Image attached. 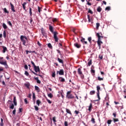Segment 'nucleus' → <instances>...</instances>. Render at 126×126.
<instances>
[{
  "label": "nucleus",
  "instance_id": "51",
  "mask_svg": "<svg viewBox=\"0 0 126 126\" xmlns=\"http://www.w3.org/2000/svg\"><path fill=\"white\" fill-rule=\"evenodd\" d=\"M32 73H33V74H34V75H36V76L39 75V76H41L40 75L37 74L36 73H35V72H34L33 71H32Z\"/></svg>",
  "mask_w": 126,
  "mask_h": 126
},
{
  "label": "nucleus",
  "instance_id": "36",
  "mask_svg": "<svg viewBox=\"0 0 126 126\" xmlns=\"http://www.w3.org/2000/svg\"><path fill=\"white\" fill-rule=\"evenodd\" d=\"M52 120H53L55 125H56V123H57V121L56 120V117H53Z\"/></svg>",
  "mask_w": 126,
  "mask_h": 126
},
{
  "label": "nucleus",
  "instance_id": "15",
  "mask_svg": "<svg viewBox=\"0 0 126 126\" xmlns=\"http://www.w3.org/2000/svg\"><path fill=\"white\" fill-rule=\"evenodd\" d=\"M65 110L67 114H69V115H72V114L71 113V111H70L69 109L66 108Z\"/></svg>",
  "mask_w": 126,
  "mask_h": 126
},
{
  "label": "nucleus",
  "instance_id": "53",
  "mask_svg": "<svg viewBox=\"0 0 126 126\" xmlns=\"http://www.w3.org/2000/svg\"><path fill=\"white\" fill-rule=\"evenodd\" d=\"M31 63L32 64L33 67H35V66H36L35 65V63H34V62L33 61H31Z\"/></svg>",
  "mask_w": 126,
  "mask_h": 126
},
{
  "label": "nucleus",
  "instance_id": "58",
  "mask_svg": "<svg viewBox=\"0 0 126 126\" xmlns=\"http://www.w3.org/2000/svg\"><path fill=\"white\" fill-rule=\"evenodd\" d=\"M64 126H68V123H67V121L64 122Z\"/></svg>",
  "mask_w": 126,
  "mask_h": 126
},
{
  "label": "nucleus",
  "instance_id": "40",
  "mask_svg": "<svg viewBox=\"0 0 126 126\" xmlns=\"http://www.w3.org/2000/svg\"><path fill=\"white\" fill-rule=\"evenodd\" d=\"M73 33L75 34V35H77V32H76V30L75 29H73L72 30Z\"/></svg>",
  "mask_w": 126,
  "mask_h": 126
},
{
  "label": "nucleus",
  "instance_id": "41",
  "mask_svg": "<svg viewBox=\"0 0 126 126\" xmlns=\"http://www.w3.org/2000/svg\"><path fill=\"white\" fill-rule=\"evenodd\" d=\"M32 8H30V16H32Z\"/></svg>",
  "mask_w": 126,
  "mask_h": 126
},
{
  "label": "nucleus",
  "instance_id": "13",
  "mask_svg": "<svg viewBox=\"0 0 126 126\" xmlns=\"http://www.w3.org/2000/svg\"><path fill=\"white\" fill-rule=\"evenodd\" d=\"M77 72H78V74H79V75L82 74L83 73H82V71L81 70V68H78Z\"/></svg>",
  "mask_w": 126,
  "mask_h": 126
},
{
  "label": "nucleus",
  "instance_id": "43",
  "mask_svg": "<svg viewBox=\"0 0 126 126\" xmlns=\"http://www.w3.org/2000/svg\"><path fill=\"white\" fill-rule=\"evenodd\" d=\"M25 74L26 76H29V73H28V71H25Z\"/></svg>",
  "mask_w": 126,
  "mask_h": 126
},
{
  "label": "nucleus",
  "instance_id": "21",
  "mask_svg": "<svg viewBox=\"0 0 126 126\" xmlns=\"http://www.w3.org/2000/svg\"><path fill=\"white\" fill-rule=\"evenodd\" d=\"M27 3L26 2H24L23 4H22L23 6V9H24V10H25L26 9V6L25 5H26Z\"/></svg>",
  "mask_w": 126,
  "mask_h": 126
},
{
  "label": "nucleus",
  "instance_id": "3",
  "mask_svg": "<svg viewBox=\"0 0 126 126\" xmlns=\"http://www.w3.org/2000/svg\"><path fill=\"white\" fill-rule=\"evenodd\" d=\"M0 64L4 65L6 68H7V67H8V65H7V62L5 60H3V57H0Z\"/></svg>",
  "mask_w": 126,
  "mask_h": 126
},
{
  "label": "nucleus",
  "instance_id": "64",
  "mask_svg": "<svg viewBox=\"0 0 126 126\" xmlns=\"http://www.w3.org/2000/svg\"><path fill=\"white\" fill-rule=\"evenodd\" d=\"M24 67L25 69H28V66L27 64L25 65Z\"/></svg>",
  "mask_w": 126,
  "mask_h": 126
},
{
  "label": "nucleus",
  "instance_id": "1",
  "mask_svg": "<svg viewBox=\"0 0 126 126\" xmlns=\"http://www.w3.org/2000/svg\"><path fill=\"white\" fill-rule=\"evenodd\" d=\"M95 35L98 38L97 45H98V46L99 47V49H101V44H103V42L101 41V38H103V36L100 35V33H96Z\"/></svg>",
  "mask_w": 126,
  "mask_h": 126
},
{
  "label": "nucleus",
  "instance_id": "4",
  "mask_svg": "<svg viewBox=\"0 0 126 126\" xmlns=\"http://www.w3.org/2000/svg\"><path fill=\"white\" fill-rule=\"evenodd\" d=\"M66 97L67 99H74V96L71 94V91L66 93Z\"/></svg>",
  "mask_w": 126,
  "mask_h": 126
},
{
  "label": "nucleus",
  "instance_id": "20",
  "mask_svg": "<svg viewBox=\"0 0 126 126\" xmlns=\"http://www.w3.org/2000/svg\"><path fill=\"white\" fill-rule=\"evenodd\" d=\"M2 26L3 28H4V29H7V26H6V24H5V23H3Z\"/></svg>",
  "mask_w": 126,
  "mask_h": 126
},
{
  "label": "nucleus",
  "instance_id": "57",
  "mask_svg": "<svg viewBox=\"0 0 126 126\" xmlns=\"http://www.w3.org/2000/svg\"><path fill=\"white\" fill-rule=\"evenodd\" d=\"M88 12L89 13H91V14H93V11H92V10H91V9L89 10Z\"/></svg>",
  "mask_w": 126,
  "mask_h": 126
},
{
  "label": "nucleus",
  "instance_id": "31",
  "mask_svg": "<svg viewBox=\"0 0 126 126\" xmlns=\"http://www.w3.org/2000/svg\"><path fill=\"white\" fill-rule=\"evenodd\" d=\"M3 36L4 38H6V32L5 31H3Z\"/></svg>",
  "mask_w": 126,
  "mask_h": 126
},
{
  "label": "nucleus",
  "instance_id": "12",
  "mask_svg": "<svg viewBox=\"0 0 126 126\" xmlns=\"http://www.w3.org/2000/svg\"><path fill=\"white\" fill-rule=\"evenodd\" d=\"M11 5V9L13 12H15V10L14 9V6L12 4V3H10Z\"/></svg>",
  "mask_w": 126,
  "mask_h": 126
},
{
  "label": "nucleus",
  "instance_id": "50",
  "mask_svg": "<svg viewBox=\"0 0 126 126\" xmlns=\"http://www.w3.org/2000/svg\"><path fill=\"white\" fill-rule=\"evenodd\" d=\"M15 113H16V109L15 108L12 111L13 115H15Z\"/></svg>",
  "mask_w": 126,
  "mask_h": 126
},
{
  "label": "nucleus",
  "instance_id": "47",
  "mask_svg": "<svg viewBox=\"0 0 126 126\" xmlns=\"http://www.w3.org/2000/svg\"><path fill=\"white\" fill-rule=\"evenodd\" d=\"M74 113V114H75V115H78V114H79L80 112L77 110H75Z\"/></svg>",
  "mask_w": 126,
  "mask_h": 126
},
{
  "label": "nucleus",
  "instance_id": "39",
  "mask_svg": "<svg viewBox=\"0 0 126 126\" xmlns=\"http://www.w3.org/2000/svg\"><path fill=\"white\" fill-rule=\"evenodd\" d=\"M80 75L82 79H84V75L83 73H82V74H80Z\"/></svg>",
  "mask_w": 126,
  "mask_h": 126
},
{
  "label": "nucleus",
  "instance_id": "48",
  "mask_svg": "<svg viewBox=\"0 0 126 126\" xmlns=\"http://www.w3.org/2000/svg\"><path fill=\"white\" fill-rule=\"evenodd\" d=\"M34 109L35 111H39V107L37 106H34Z\"/></svg>",
  "mask_w": 126,
  "mask_h": 126
},
{
  "label": "nucleus",
  "instance_id": "42",
  "mask_svg": "<svg viewBox=\"0 0 126 126\" xmlns=\"http://www.w3.org/2000/svg\"><path fill=\"white\" fill-rule=\"evenodd\" d=\"M111 9V7L110 6H107L105 8V10H110Z\"/></svg>",
  "mask_w": 126,
  "mask_h": 126
},
{
  "label": "nucleus",
  "instance_id": "56",
  "mask_svg": "<svg viewBox=\"0 0 126 126\" xmlns=\"http://www.w3.org/2000/svg\"><path fill=\"white\" fill-rule=\"evenodd\" d=\"M113 121L114 123H116V122H119V119H113Z\"/></svg>",
  "mask_w": 126,
  "mask_h": 126
},
{
  "label": "nucleus",
  "instance_id": "54",
  "mask_svg": "<svg viewBox=\"0 0 126 126\" xmlns=\"http://www.w3.org/2000/svg\"><path fill=\"white\" fill-rule=\"evenodd\" d=\"M24 101L25 102V104H28V101L27 100V98H25Z\"/></svg>",
  "mask_w": 126,
  "mask_h": 126
},
{
  "label": "nucleus",
  "instance_id": "19",
  "mask_svg": "<svg viewBox=\"0 0 126 126\" xmlns=\"http://www.w3.org/2000/svg\"><path fill=\"white\" fill-rule=\"evenodd\" d=\"M2 49H3V53H5V52H6V51H7V48H6V47L5 46H2Z\"/></svg>",
  "mask_w": 126,
  "mask_h": 126
},
{
  "label": "nucleus",
  "instance_id": "38",
  "mask_svg": "<svg viewBox=\"0 0 126 126\" xmlns=\"http://www.w3.org/2000/svg\"><path fill=\"white\" fill-rule=\"evenodd\" d=\"M97 97L98 98V99L97 100V101H99L101 99L100 98V93H97Z\"/></svg>",
  "mask_w": 126,
  "mask_h": 126
},
{
  "label": "nucleus",
  "instance_id": "32",
  "mask_svg": "<svg viewBox=\"0 0 126 126\" xmlns=\"http://www.w3.org/2000/svg\"><path fill=\"white\" fill-rule=\"evenodd\" d=\"M91 122H92V123H93V124H95L96 123V122H95V119H94V118H92Z\"/></svg>",
  "mask_w": 126,
  "mask_h": 126
},
{
  "label": "nucleus",
  "instance_id": "44",
  "mask_svg": "<svg viewBox=\"0 0 126 126\" xmlns=\"http://www.w3.org/2000/svg\"><path fill=\"white\" fill-rule=\"evenodd\" d=\"M52 77H56V72L54 71L52 75Z\"/></svg>",
  "mask_w": 126,
  "mask_h": 126
},
{
  "label": "nucleus",
  "instance_id": "55",
  "mask_svg": "<svg viewBox=\"0 0 126 126\" xmlns=\"http://www.w3.org/2000/svg\"><path fill=\"white\" fill-rule=\"evenodd\" d=\"M88 40L89 42H90V43H91V40H92V38H91V37H90L88 38Z\"/></svg>",
  "mask_w": 126,
  "mask_h": 126
},
{
  "label": "nucleus",
  "instance_id": "8",
  "mask_svg": "<svg viewBox=\"0 0 126 126\" xmlns=\"http://www.w3.org/2000/svg\"><path fill=\"white\" fill-rule=\"evenodd\" d=\"M49 30L51 33H54L55 32H54V27L52 26L51 25H49Z\"/></svg>",
  "mask_w": 126,
  "mask_h": 126
},
{
  "label": "nucleus",
  "instance_id": "45",
  "mask_svg": "<svg viewBox=\"0 0 126 126\" xmlns=\"http://www.w3.org/2000/svg\"><path fill=\"white\" fill-rule=\"evenodd\" d=\"M48 97H49V98H53V94L51 93L49 94H48Z\"/></svg>",
  "mask_w": 126,
  "mask_h": 126
},
{
  "label": "nucleus",
  "instance_id": "2",
  "mask_svg": "<svg viewBox=\"0 0 126 126\" xmlns=\"http://www.w3.org/2000/svg\"><path fill=\"white\" fill-rule=\"evenodd\" d=\"M20 40L21 42H22L23 45H24V46H26V42L28 41V39H27L26 36L21 35Z\"/></svg>",
  "mask_w": 126,
  "mask_h": 126
},
{
  "label": "nucleus",
  "instance_id": "17",
  "mask_svg": "<svg viewBox=\"0 0 126 126\" xmlns=\"http://www.w3.org/2000/svg\"><path fill=\"white\" fill-rule=\"evenodd\" d=\"M59 80L61 81V82H64V81H65V80L64 79V78L60 77L59 78Z\"/></svg>",
  "mask_w": 126,
  "mask_h": 126
},
{
  "label": "nucleus",
  "instance_id": "60",
  "mask_svg": "<svg viewBox=\"0 0 126 126\" xmlns=\"http://www.w3.org/2000/svg\"><path fill=\"white\" fill-rule=\"evenodd\" d=\"M46 100L49 104H52V101H51L49 99H46Z\"/></svg>",
  "mask_w": 126,
  "mask_h": 126
},
{
  "label": "nucleus",
  "instance_id": "28",
  "mask_svg": "<svg viewBox=\"0 0 126 126\" xmlns=\"http://www.w3.org/2000/svg\"><path fill=\"white\" fill-rule=\"evenodd\" d=\"M99 27H100V23H97L96 24V28L97 30H98V29H99Z\"/></svg>",
  "mask_w": 126,
  "mask_h": 126
},
{
  "label": "nucleus",
  "instance_id": "61",
  "mask_svg": "<svg viewBox=\"0 0 126 126\" xmlns=\"http://www.w3.org/2000/svg\"><path fill=\"white\" fill-rule=\"evenodd\" d=\"M99 58L100 60H103V56L100 55L99 56Z\"/></svg>",
  "mask_w": 126,
  "mask_h": 126
},
{
  "label": "nucleus",
  "instance_id": "9",
  "mask_svg": "<svg viewBox=\"0 0 126 126\" xmlns=\"http://www.w3.org/2000/svg\"><path fill=\"white\" fill-rule=\"evenodd\" d=\"M92 109H93V106L92 105V103H91L90 104V105L89 106V112H91L92 111Z\"/></svg>",
  "mask_w": 126,
  "mask_h": 126
},
{
  "label": "nucleus",
  "instance_id": "26",
  "mask_svg": "<svg viewBox=\"0 0 126 126\" xmlns=\"http://www.w3.org/2000/svg\"><path fill=\"white\" fill-rule=\"evenodd\" d=\"M96 88H97V93H100L99 91L101 90V88L100 87V86H97Z\"/></svg>",
  "mask_w": 126,
  "mask_h": 126
},
{
  "label": "nucleus",
  "instance_id": "34",
  "mask_svg": "<svg viewBox=\"0 0 126 126\" xmlns=\"http://www.w3.org/2000/svg\"><path fill=\"white\" fill-rule=\"evenodd\" d=\"M42 8L40 7L39 6H38V11L40 14V13H41V11H42Z\"/></svg>",
  "mask_w": 126,
  "mask_h": 126
},
{
  "label": "nucleus",
  "instance_id": "35",
  "mask_svg": "<svg viewBox=\"0 0 126 126\" xmlns=\"http://www.w3.org/2000/svg\"><path fill=\"white\" fill-rule=\"evenodd\" d=\"M90 94V95H94V94H95V91H91Z\"/></svg>",
  "mask_w": 126,
  "mask_h": 126
},
{
  "label": "nucleus",
  "instance_id": "30",
  "mask_svg": "<svg viewBox=\"0 0 126 126\" xmlns=\"http://www.w3.org/2000/svg\"><path fill=\"white\" fill-rule=\"evenodd\" d=\"M3 10L4 12H5V13H9V12H8V11H7V10L6 9V8H3Z\"/></svg>",
  "mask_w": 126,
  "mask_h": 126
},
{
  "label": "nucleus",
  "instance_id": "59",
  "mask_svg": "<svg viewBox=\"0 0 126 126\" xmlns=\"http://www.w3.org/2000/svg\"><path fill=\"white\" fill-rule=\"evenodd\" d=\"M111 123H112V120H108L107 121V124L108 125H111Z\"/></svg>",
  "mask_w": 126,
  "mask_h": 126
},
{
  "label": "nucleus",
  "instance_id": "25",
  "mask_svg": "<svg viewBox=\"0 0 126 126\" xmlns=\"http://www.w3.org/2000/svg\"><path fill=\"white\" fill-rule=\"evenodd\" d=\"M97 11H98V12H100L102 11V8H101L100 6H98L97 8Z\"/></svg>",
  "mask_w": 126,
  "mask_h": 126
},
{
  "label": "nucleus",
  "instance_id": "22",
  "mask_svg": "<svg viewBox=\"0 0 126 126\" xmlns=\"http://www.w3.org/2000/svg\"><path fill=\"white\" fill-rule=\"evenodd\" d=\"M58 61L59 62V63H63V60L60 59V58H58Z\"/></svg>",
  "mask_w": 126,
  "mask_h": 126
},
{
  "label": "nucleus",
  "instance_id": "18",
  "mask_svg": "<svg viewBox=\"0 0 126 126\" xmlns=\"http://www.w3.org/2000/svg\"><path fill=\"white\" fill-rule=\"evenodd\" d=\"M34 79L35 80H36L37 83H38V84H40L41 83V81L39 80V78L38 77H35Z\"/></svg>",
  "mask_w": 126,
  "mask_h": 126
},
{
  "label": "nucleus",
  "instance_id": "23",
  "mask_svg": "<svg viewBox=\"0 0 126 126\" xmlns=\"http://www.w3.org/2000/svg\"><path fill=\"white\" fill-rule=\"evenodd\" d=\"M88 19L89 22H91L92 21V18L90 17V16H89V15H88Z\"/></svg>",
  "mask_w": 126,
  "mask_h": 126
},
{
  "label": "nucleus",
  "instance_id": "10",
  "mask_svg": "<svg viewBox=\"0 0 126 126\" xmlns=\"http://www.w3.org/2000/svg\"><path fill=\"white\" fill-rule=\"evenodd\" d=\"M74 45L76 47V48H77V49H79V48H81V45L77 43H74Z\"/></svg>",
  "mask_w": 126,
  "mask_h": 126
},
{
  "label": "nucleus",
  "instance_id": "37",
  "mask_svg": "<svg viewBox=\"0 0 126 126\" xmlns=\"http://www.w3.org/2000/svg\"><path fill=\"white\" fill-rule=\"evenodd\" d=\"M48 48H50V49H53V46H52V44L51 43L48 44Z\"/></svg>",
  "mask_w": 126,
  "mask_h": 126
},
{
  "label": "nucleus",
  "instance_id": "24",
  "mask_svg": "<svg viewBox=\"0 0 126 126\" xmlns=\"http://www.w3.org/2000/svg\"><path fill=\"white\" fill-rule=\"evenodd\" d=\"M9 108L11 110H13L14 109V104H12L10 105H9Z\"/></svg>",
  "mask_w": 126,
  "mask_h": 126
},
{
  "label": "nucleus",
  "instance_id": "16",
  "mask_svg": "<svg viewBox=\"0 0 126 126\" xmlns=\"http://www.w3.org/2000/svg\"><path fill=\"white\" fill-rule=\"evenodd\" d=\"M35 90L37 91V92H40V88H39V87L35 86L34 87Z\"/></svg>",
  "mask_w": 126,
  "mask_h": 126
},
{
  "label": "nucleus",
  "instance_id": "7",
  "mask_svg": "<svg viewBox=\"0 0 126 126\" xmlns=\"http://www.w3.org/2000/svg\"><path fill=\"white\" fill-rule=\"evenodd\" d=\"M33 68L35 72H40V67H39V66H34V67H33Z\"/></svg>",
  "mask_w": 126,
  "mask_h": 126
},
{
  "label": "nucleus",
  "instance_id": "33",
  "mask_svg": "<svg viewBox=\"0 0 126 126\" xmlns=\"http://www.w3.org/2000/svg\"><path fill=\"white\" fill-rule=\"evenodd\" d=\"M36 104L38 106H40V104H41V101H40L39 100H37Z\"/></svg>",
  "mask_w": 126,
  "mask_h": 126
},
{
  "label": "nucleus",
  "instance_id": "46",
  "mask_svg": "<svg viewBox=\"0 0 126 126\" xmlns=\"http://www.w3.org/2000/svg\"><path fill=\"white\" fill-rule=\"evenodd\" d=\"M53 22H58V19L57 18H54L52 20Z\"/></svg>",
  "mask_w": 126,
  "mask_h": 126
},
{
  "label": "nucleus",
  "instance_id": "52",
  "mask_svg": "<svg viewBox=\"0 0 126 126\" xmlns=\"http://www.w3.org/2000/svg\"><path fill=\"white\" fill-rule=\"evenodd\" d=\"M98 80H99V81H102V80H103V78H101V77H98Z\"/></svg>",
  "mask_w": 126,
  "mask_h": 126
},
{
  "label": "nucleus",
  "instance_id": "27",
  "mask_svg": "<svg viewBox=\"0 0 126 126\" xmlns=\"http://www.w3.org/2000/svg\"><path fill=\"white\" fill-rule=\"evenodd\" d=\"M92 64V60H90L89 62L88 63V66H90Z\"/></svg>",
  "mask_w": 126,
  "mask_h": 126
},
{
  "label": "nucleus",
  "instance_id": "11",
  "mask_svg": "<svg viewBox=\"0 0 126 126\" xmlns=\"http://www.w3.org/2000/svg\"><path fill=\"white\" fill-rule=\"evenodd\" d=\"M13 103L15 106H17V102L16 101V97L15 96L13 97Z\"/></svg>",
  "mask_w": 126,
  "mask_h": 126
},
{
  "label": "nucleus",
  "instance_id": "62",
  "mask_svg": "<svg viewBox=\"0 0 126 126\" xmlns=\"http://www.w3.org/2000/svg\"><path fill=\"white\" fill-rule=\"evenodd\" d=\"M26 52L27 55H28V54H29V53H32V51H28V50H26Z\"/></svg>",
  "mask_w": 126,
  "mask_h": 126
},
{
  "label": "nucleus",
  "instance_id": "63",
  "mask_svg": "<svg viewBox=\"0 0 126 126\" xmlns=\"http://www.w3.org/2000/svg\"><path fill=\"white\" fill-rule=\"evenodd\" d=\"M37 45L41 47V46H42V44L41 43H40V42L37 41Z\"/></svg>",
  "mask_w": 126,
  "mask_h": 126
},
{
  "label": "nucleus",
  "instance_id": "29",
  "mask_svg": "<svg viewBox=\"0 0 126 126\" xmlns=\"http://www.w3.org/2000/svg\"><path fill=\"white\" fill-rule=\"evenodd\" d=\"M7 23L9 25V26H10L11 27H12V24L11 23V22H10V21H8L7 22Z\"/></svg>",
  "mask_w": 126,
  "mask_h": 126
},
{
  "label": "nucleus",
  "instance_id": "14",
  "mask_svg": "<svg viewBox=\"0 0 126 126\" xmlns=\"http://www.w3.org/2000/svg\"><path fill=\"white\" fill-rule=\"evenodd\" d=\"M32 100H33V103H35L36 101V96H35V93H33Z\"/></svg>",
  "mask_w": 126,
  "mask_h": 126
},
{
  "label": "nucleus",
  "instance_id": "6",
  "mask_svg": "<svg viewBox=\"0 0 126 126\" xmlns=\"http://www.w3.org/2000/svg\"><path fill=\"white\" fill-rule=\"evenodd\" d=\"M57 74H59V75H63V74H64L63 69H60V71H57Z\"/></svg>",
  "mask_w": 126,
  "mask_h": 126
},
{
  "label": "nucleus",
  "instance_id": "49",
  "mask_svg": "<svg viewBox=\"0 0 126 126\" xmlns=\"http://www.w3.org/2000/svg\"><path fill=\"white\" fill-rule=\"evenodd\" d=\"M25 86H26V87H29V86H30V85L29 84V83H26L25 84Z\"/></svg>",
  "mask_w": 126,
  "mask_h": 126
},
{
  "label": "nucleus",
  "instance_id": "5",
  "mask_svg": "<svg viewBox=\"0 0 126 126\" xmlns=\"http://www.w3.org/2000/svg\"><path fill=\"white\" fill-rule=\"evenodd\" d=\"M53 34H54V38L55 42H58V41L59 40V38H58L57 35L59 33H58V32H53Z\"/></svg>",
  "mask_w": 126,
  "mask_h": 126
}]
</instances>
